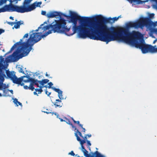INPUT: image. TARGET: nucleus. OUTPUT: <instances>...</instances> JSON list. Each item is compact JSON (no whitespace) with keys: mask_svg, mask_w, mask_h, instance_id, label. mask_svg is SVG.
Returning <instances> with one entry per match:
<instances>
[{"mask_svg":"<svg viewBox=\"0 0 157 157\" xmlns=\"http://www.w3.org/2000/svg\"><path fill=\"white\" fill-rule=\"evenodd\" d=\"M5 75L2 73V69L0 68V90H3V96L5 97L10 96L9 95V90L5 89L7 88V86L5 84L3 83V82L4 80V76H5ZM2 95L0 93V97H2Z\"/></svg>","mask_w":157,"mask_h":157,"instance_id":"9","label":"nucleus"},{"mask_svg":"<svg viewBox=\"0 0 157 157\" xmlns=\"http://www.w3.org/2000/svg\"><path fill=\"white\" fill-rule=\"evenodd\" d=\"M41 14L43 15L46 16L47 14H46V12L45 11H41Z\"/></svg>","mask_w":157,"mask_h":157,"instance_id":"35","label":"nucleus"},{"mask_svg":"<svg viewBox=\"0 0 157 157\" xmlns=\"http://www.w3.org/2000/svg\"><path fill=\"white\" fill-rule=\"evenodd\" d=\"M8 1L10 2L9 4L5 5L0 8V13L5 12H16L20 13L19 6L14 5L12 4L13 2H16L17 0H8Z\"/></svg>","mask_w":157,"mask_h":157,"instance_id":"7","label":"nucleus"},{"mask_svg":"<svg viewBox=\"0 0 157 157\" xmlns=\"http://www.w3.org/2000/svg\"><path fill=\"white\" fill-rule=\"evenodd\" d=\"M37 91H36L33 92V94L34 95H37V96H38L37 93H36Z\"/></svg>","mask_w":157,"mask_h":157,"instance_id":"47","label":"nucleus"},{"mask_svg":"<svg viewBox=\"0 0 157 157\" xmlns=\"http://www.w3.org/2000/svg\"><path fill=\"white\" fill-rule=\"evenodd\" d=\"M117 17L118 18V19H119L120 18H121V16L120 15V16H119L118 17Z\"/></svg>","mask_w":157,"mask_h":157,"instance_id":"57","label":"nucleus"},{"mask_svg":"<svg viewBox=\"0 0 157 157\" xmlns=\"http://www.w3.org/2000/svg\"><path fill=\"white\" fill-rule=\"evenodd\" d=\"M71 21L74 25L72 27L73 33L67 34L69 36L73 35L78 32L79 36L85 39L89 37L94 40L97 37L94 36V25L93 24V19L88 17H82L78 15L76 13L70 11Z\"/></svg>","mask_w":157,"mask_h":157,"instance_id":"2","label":"nucleus"},{"mask_svg":"<svg viewBox=\"0 0 157 157\" xmlns=\"http://www.w3.org/2000/svg\"><path fill=\"white\" fill-rule=\"evenodd\" d=\"M53 114H54L55 115H56V116L57 117V118H59V116L57 113H52V115H53Z\"/></svg>","mask_w":157,"mask_h":157,"instance_id":"34","label":"nucleus"},{"mask_svg":"<svg viewBox=\"0 0 157 157\" xmlns=\"http://www.w3.org/2000/svg\"><path fill=\"white\" fill-rule=\"evenodd\" d=\"M142 35V39L139 40H135L132 44H129L133 45L136 47L139 48L140 49L143 53L145 54L148 52V45H146L144 43V40L143 39Z\"/></svg>","mask_w":157,"mask_h":157,"instance_id":"8","label":"nucleus"},{"mask_svg":"<svg viewBox=\"0 0 157 157\" xmlns=\"http://www.w3.org/2000/svg\"><path fill=\"white\" fill-rule=\"evenodd\" d=\"M84 139V140H85L86 141H87V140H87V137L86 135V136H85L84 137H83V138Z\"/></svg>","mask_w":157,"mask_h":157,"instance_id":"42","label":"nucleus"},{"mask_svg":"<svg viewBox=\"0 0 157 157\" xmlns=\"http://www.w3.org/2000/svg\"><path fill=\"white\" fill-rule=\"evenodd\" d=\"M21 82H22V81L20 83H19V84H19V85H20L21 86H23L24 85V83H21Z\"/></svg>","mask_w":157,"mask_h":157,"instance_id":"50","label":"nucleus"},{"mask_svg":"<svg viewBox=\"0 0 157 157\" xmlns=\"http://www.w3.org/2000/svg\"><path fill=\"white\" fill-rule=\"evenodd\" d=\"M52 89L56 92L58 93V96L60 99H63V92L59 89L56 88L55 87H52Z\"/></svg>","mask_w":157,"mask_h":157,"instance_id":"16","label":"nucleus"},{"mask_svg":"<svg viewBox=\"0 0 157 157\" xmlns=\"http://www.w3.org/2000/svg\"><path fill=\"white\" fill-rule=\"evenodd\" d=\"M7 23L10 25L12 26L13 24H14L15 22H7Z\"/></svg>","mask_w":157,"mask_h":157,"instance_id":"31","label":"nucleus"},{"mask_svg":"<svg viewBox=\"0 0 157 157\" xmlns=\"http://www.w3.org/2000/svg\"><path fill=\"white\" fill-rule=\"evenodd\" d=\"M45 94L47 95V94H48V92L47 90V89H46V90H45Z\"/></svg>","mask_w":157,"mask_h":157,"instance_id":"51","label":"nucleus"},{"mask_svg":"<svg viewBox=\"0 0 157 157\" xmlns=\"http://www.w3.org/2000/svg\"><path fill=\"white\" fill-rule=\"evenodd\" d=\"M13 102H14V103L15 104H16V105L18 106V104H17V102H18V100H17V99H16V98H14L13 99Z\"/></svg>","mask_w":157,"mask_h":157,"instance_id":"27","label":"nucleus"},{"mask_svg":"<svg viewBox=\"0 0 157 157\" xmlns=\"http://www.w3.org/2000/svg\"><path fill=\"white\" fill-rule=\"evenodd\" d=\"M154 13H151L149 14V17L150 18H153L154 17Z\"/></svg>","mask_w":157,"mask_h":157,"instance_id":"37","label":"nucleus"},{"mask_svg":"<svg viewBox=\"0 0 157 157\" xmlns=\"http://www.w3.org/2000/svg\"><path fill=\"white\" fill-rule=\"evenodd\" d=\"M21 0H17L16 2H14V4H17V2H18V1H20Z\"/></svg>","mask_w":157,"mask_h":157,"instance_id":"53","label":"nucleus"},{"mask_svg":"<svg viewBox=\"0 0 157 157\" xmlns=\"http://www.w3.org/2000/svg\"><path fill=\"white\" fill-rule=\"evenodd\" d=\"M66 22L63 18H60L58 20H55L51 24L44 26L42 27L43 24L40 25L42 30H43V32L46 30L51 28V30L54 33L57 32L60 33H65L69 31L70 28H68L66 26Z\"/></svg>","mask_w":157,"mask_h":157,"instance_id":"5","label":"nucleus"},{"mask_svg":"<svg viewBox=\"0 0 157 157\" xmlns=\"http://www.w3.org/2000/svg\"><path fill=\"white\" fill-rule=\"evenodd\" d=\"M33 0H24L22 6H19L20 13H23L31 11L29 8V5Z\"/></svg>","mask_w":157,"mask_h":157,"instance_id":"11","label":"nucleus"},{"mask_svg":"<svg viewBox=\"0 0 157 157\" xmlns=\"http://www.w3.org/2000/svg\"><path fill=\"white\" fill-rule=\"evenodd\" d=\"M51 111H52L51 110V111L50 112L49 110L48 109H46L45 111H44V113H46L47 114H49V113H52Z\"/></svg>","mask_w":157,"mask_h":157,"instance_id":"28","label":"nucleus"},{"mask_svg":"<svg viewBox=\"0 0 157 157\" xmlns=\"http://www.w3.org/2000/svg\"><path fill=\"white\" fill-rule=\"evenodd\" d=\"M62 16H64L65 17H67V15L61 12L57 11L51 12L49 13H47L46 15V16L48 18H52L56 17L57 16H59L60 17L59 19L60 18H62L61 17Z\"/></svg>","mask_w":157,"mask_h":157,"instance_id":"13","label":"nucleus"},{"mask_svg":"<svg viewBox=\"0 0 157 157\" xmlns=\"http://www.w3.org/2000/svg\"><path fill=\"white\" fill-rule=\"evenodd\" d=\"M24 88L25 89H29V86H28L25 85L24 86Z\"/></svg>","mask_w":157,"mask_h":157,"instance_id":"40","label":"nucleus"},{"mask_svg":"<svg viewBox=\"0 0 157 157\" xmlns=\"http://www.w3.org/2000/svg\"><path fill=\"white\" fill-rule=\"evenodd\" d=\"M52 103L55 106L56 108L57 107H61L63 105V103H62V101L59 99H56V101L52 102Z\"/></svg>","mask_w":157,"mask_h":157,"instance_id":"17","label":"nucleus"},{"mask_svg":"<svg viewBox=\"0 0 157 157\" xmlns=\"http://www.w3.org/2000/svg\"><path fill=\"white\" fill-rule=\"evenodd\" d=\"M23 24V21H18L17 22H15V24L14 26V27L16 29L19 28L20 27V25Z\"/></svg>","mask_w":157,"mask_h":157,"instance_id":"19","label":"nucleus"},{"mask_svg":"<svg viewBox=\"0 0 157 157\" xmlns=\"http://www.w3.org/2000/svg\"><path fill=\"white\" fill-rule=\"evenodd\" d=\"M93 19V24L96 21L98 23V24L96 26L94 25V36L97 37L95 40H99L106 42L107 44L113 40V37L116 36V35L113 34L112 32H116V30L113 27H111L112 31H110L107 26L104 23H113V18H105L101 15H98L96 17L92 18Z\"/></svg>","mask_w":157,"mask_h":157,"instance_id":"4","label":"nucleus"},{"mask_svg":"<svg viewBox=\"0 0 157 157\" xmlns=\"http://www.w3.org/2000/svg\"><path fill=\"white\" fill-rule=\"evenodd\" d=\"M9 91H10L12 94H13V90H9Z\"/></svg>","mask_w":157,"mask_h":157,"instance_id":"46","label":"nucleus"},{"mask_svg":"<svg viewBox=\"0 0 157 157\" xmlns=\"http://www.w3.org/2000/svg\"><path fill=\"white\" fill-rule=\"evenodd\" d=\"M48 84L49 85V86L48 87V88H52V86L53 85V84L52 82H50L48 83Z\"/></svg>","mask_w":157,"mask_h":157,"instance_id":"29","label":"nucleus"},{"mask_svg":"<svg viewBox=\"0 0 157 157\" xmlns=\"http://www.w3.org/2000/svg\"><path fill=\"white\" fill-rule=\"evenodd\" d=\"M66 120H65V122L67 124H68L71 125H72V124L71 123L70 121V120L67 118L66 117H65Z\"/></svg>","mask_w":157,"mask_h":157,"instance_id":"23","label":"nucleus"},{"mask_svg":"<svg viewBox=\"0 0 157 157\" xmlns=\"http://www.w3.org/2000/svg\"><path fill=\"white\" fill-rule=\"evenodd\" d=\"M17 68H18V70L19 72L22 73L23 74H24V72L23 70V69L22 67L21 66H20V65H19Z\"/></svg>","mask_w":157,"mask_h":157,"instance_id":"22","label":"nucleus"},{"mask_svg":"<svg viewBox=\"0 0 157 157\" xmlns=\"http://www.w3.org/2000/svg\"><path fill=\"white\" fill-rule=\"evenodd\" d=\"M45 1H46V0H44Z\"/></svg>","mask_w":157,"mask_h":157,"instance_id":"60","label":"nucleus"},{"mask_svg":"<svg viewBox=\"0 0 157 157\" xmlns=\"http://www.w3.org/2000/svg\"><path fill=\"white\" fill-rule=\"evenodd\" d=\"M113 21H112V22H113V23L116 21H117L118 19V18L117 17H113Z\"/></svg>","mask_w":157,"mask_h":157,"instance_id":"30","label":"nucleus"},{"mask_svg":"<svg viewBox=\"0 0 157 157\" xmlns=\"http://www.w3.org/2000/svg\"><path fill=\"white\" fill-rule=\"evenodd\" d=\"M76 132L75 133V136L76 137L77 141L80 142V144L81 145V151L83 153L84 155L86 157H105L103 155L101 154L98 151H96L94 153L91 152L92 155L88 154V152L85 148L83 144L85 143L86 141L85 140H82L78 136L77 133L81 137L83 138L82 133L79 131L78 129H75Z\"/></svg>","mask_w":157,"mask_h":157,"instance_id":"6","label":"nucleus"},{"mask_svg":"<svg viewBox=\"0 0 157 157\" xmlns=\"http://www.w3.org/2000/svg\"><path fill=\"white\" fill-rule=\"evenodd\" d=\"M96 149H97V150H98V148H96Z\"/></svg>","mask_w":157,"mask_h":157,"instance_id":"59","label":"nucleus"},{"mask_svg":"<svg viewBox=\"0 0 157 157\" xmlns=\"http://www.w3.org/2000/svg\"><path fill=\"white\" fill-rule=\"evenodd\" d=\"M87 143V144L88 145V148H89V150L90 151V146L91 145V144L90 143V142L89 140H87V141H86Z\"/></svg>","mask_w":157,"mask_h":157,"instance_id":"26","label":"nucleus"},{"mask_svg":"<svg viewBox=\"0 0 157 157\" xmlns=\"http://www.w3.org/2000/svg\"><path fill=\"white\" fill-rule=\"evenodd\" d=\"M76 123H77L81 128H82V125L80 124L79 121H77Z\"/></svg>","mask_w":157,"mask_h":157,"instance_id":"38","label":"nucleus"},{"mask_svg":"<svg viewBox=\"0 0 157 157\" xmlns=\"http://www.w3.org/2000/svg\"><path fill=\"white\" fill-rule=\"evenodd\" d=\"M38 87H39V88H36L35 89V90L36 91H37L38 92V94H40L43 91V90H42V89L44 87H46V86H39H39H37Z\"/></svg>","mask_w":157,"mask_h":157,"instance_id":"20","label":"nucleus"},{"mask_svg":"<svg viewBox=\"0 0 157 157\" xmlns=\"http://www.w3.org/2000/svg\"><path fill=\"white\" fill-rule=\"evenodd\" d=\"M5 30L2 29H0V35H1L2 33H4Z\"/></svg>","mask_w":157,"mask_h":157,"instance_id":"39","label":"nucleus"},{"mask_svg":"<svg viewBox=\"0 0 157 157\" xmlns=\"http://www.w3.org/2000/svg\"><path fill=\"white\" fill-rule=\"evenodd\" d=\"M71 119L73 120V121L74 122L75 124H76V123L77 121H75L73 118H71Z\"/></svg>","mask_w":157,"mask_h":157,"instance_id":"44","label":"nucleus"},{"mask_svg":"<svg viewBox=\"0 0 157 157\" xmlns=\"http://www.w3.org/2000/svg\"><path fill=\"white\" fill-rule=\"evenodd\" d=\"M49 81V80L48 79H43L41 81H39L37 80V83L39 85L40 84V86H43V85Z\"/></svg>","mask_w":157,"mask_h":157,"instance_id":"18","label":"nucleus"},{"mask_svg":"<svg viewBox=\"0 0 157 157\" xmlns=\"http://www.w3.org/2000/svg\"><path fill=\"white\" fill-rule=\"evenodd\" d=\"M33 85L34 84L30 83L29 86V89L31 90L32 91H33L34 89V87L33 86Z\"/></svg>","mask_w":157,"mask_h":157,"instance_id":"25","label":"nucleus"},{"mask_svg":"<svg viewBox=\"0 0 157 157\" xmlns=\"http://www.w3.org/2000/svg\"><path fill=\"white\" fill-rule=\"evenodd\" d=\"M86 135V136H88L89 137H91V135L90 134H87V135Z\"/></svg>","mask_w":157,"mask_h":157,"instance_id":"49","label":"nucleus"},{"mask_svg":"<svg viewBox=\"0 0 157 157\" xmlns=\"http://www.w3.org/2000/svg\"><path fill=\"white\" fill-rule=\"evenodd\" d=\"M46 76L47 77H48L49 76L48 74H47V73H46Z\"/></svg>","mask_w":157,"mask_h":157,"instance_id":"55","label":"nucleus"},{"mask_svg":"<svg viewBox=\"0 0 157 157\" xmlns=\"http://www.w3.org/2000/svg\"><path fill=\"white\" fill-rule=\"evenodd\" d=\"M52 33L51 30H48L45 34L40 35L42 33H33L31 34L29 37L26 39V42H23V40L29 36V33L25 34L23 36L22 39H20L19 41L16 43L12 47L10 50L7 52L5 56L12 52L14 49L17 47L16 50L13 53L10 55L8 58L6 59V61L8 62H15L17 61L20 59L24 56L25 53H29L31 50L32 47L36 43L40 41L42 38L46 37L48 34Z\"/></svg>","mask_w":157,"mask_h":157,"instance_id":"1","label":"nucleus"},{"mask_svg":"<svg viewBox=\"0 0 157 157\" xmlns=\"http://www.w3.org/2000/svg\"><path fill=\"white\" fill-rule=\"evenodd\" d=\"M59 119L60 120V121L61 122H62V121L65 122V120H63L62 119L60 118V117L59 118Z\"/></svg>","mask_w":157,"mask_h":157,"instance_id":"48","label":"nucleus"},{"mask_svg":"<svg viewBox=\"0 0 157 157\" xmlns=\"http://www.w3.org/2000/svg\"><path fill=\"white\" fill-rule=\"evenodd\" d=\"M69 155H71L74 156L75 155V154L74 152L73 151H71L68 154Z\"/></svg>","mask_w":157,"mask_h":157,"instance_id":"33","label":"nucleus"},{"mask_svg":"<svg viewBox=\"0 0 157 157\" xmlns=\"http://www.w3.org/2000/svg\"><path fill=\"white\" fill-rule=\"evenodd\" d=\"M148 0H145L144 1H142L141 0V2H140V3L137 4H142L143 2H147L148 1ZM150 0L151 1H152L155 2L156 3V4L157 5V0Z\"/></svg>","mask_w":157,"mask_h":157,"instance_id":"24","label":"nucleus"},{"mask_svg":"<svg viewBox=\"0 0 157 157\" xmlns=\"http://www.w3.org/2000/svg\"><path fill=\"white\" fill-rule=\"evenodd\" d=\"M41 4V2H35L32 4H31V6H29V8L30 10L31 11L35 9L37 7H40V6Z\"/></svg>","mask_w":157,"mask_h":157,"instance_id":"14","label":"nucleus"},{"mask_svg":"<svg viewBox=\"0 0 157 157\" xmlns=\"http://www.w3.org/2000/svg\"><path fill=\"white\" fill-rule=\"evenodd\" d=\"M143 25V27L145 26L153 25L154 27L157 25V21L154 22L151 21L148 17H142Z\"/></svg>","mask_w":157,"mask_h":157,"instance_id":"12","label":"nucleus"},{"mask_svg":"<svg viewBox=\"0 0 157 157\" xmlns=\"http://www.w3.org/2000/svg\"><path fill=\"white\" fill-rule=\"evenodd\" d=\"M23 82H31V83L34 84L36 86H39V84L37 83V80L31 77L26 80H24Z\"/></svg>","mask_w":157,"mask_h":157,"instance_id":"15","label":"nucleus"},{"mask_svg":"<svg viewBox=\"0 0 157 157\" xmlns=\"http://www.w3.org/2000/svg\"><path fill=\"white\" fill-rule=\"evenodd\" d=\"M82 128V129L83 130L82 131L83 132H85V131H86L85 128H83L82 126V128Z\"/></svg>","mask_w":157,"mask_h":157,"instance_id":"45","label":"nucleus"},{"mask_svg":"<svg viewBox=\"0 0 157 157\" xmlns=\"http://www.w3.org/2000/svg\"><path fill=\"white\" fill-rule=\"evenodd\" d=\"M4 61V58H3L2 56H0V62H2Z\"/></svg>","mask_w":157,"mask_h":157,"instance_id":"32","label":"nucleus"},{"mask_svg":"<svg viewBox=\"0 0 157 157\" xmlns=\"http://www.w3.org/2000/svg\"><path fill=\"white\" fill-rule=\"evenodd\" d=\"M24 77H26V78H28V79H29V78H30L29 76V75H27V76H22V77H21L20 78H22V81H23L24 80L23 79V78Z\"/></svg>","mask_w":157,"mask_h":157,"instance_id":"36","label":"nucleus"},{"mask_svg":"<svg viewBox=\"0 0 157 157\" xmlns=\"http://www.w3.org/2000/svg\"><path fill=\"white\" fill-rule=\"evenodd\" d=\"M41 28L40 27H39L38 28V29L36 30L35 31H34V30L33 31V32H34V31H36V32L38 31V30L41 29Z\"/></svg>","mask_w":157,"mask_h":157,"instance_id":"41","label":"nucleus"},{"mask_svg":"<svg viewBox=\"0 0 157 157\" xmlns=\"http://www.w3.org/2000/svg\"><path fill=\"white\" fill-rule=\"evenodd\" d=\"M18 104V105H21V106H22V104L20 102L18 101V102H17V104Z\"/></svg>","mask_w":157,"mask_h":157,"instance_id":"43","label":"nucleus"},{"mask_svg":"<svg viewBox=\"0 0 157 157\" xmlns=\"http://www.w3.org/2000/svg\"><path fill=\"white\" fill-rule=\"evenodd\" d=\"M142 17L136 22L130 21L126 25L125 28H121L116 30V32H112L116 36L113 37V40H118L127 44H132L135 40L142 39V34L139 32L133 31L132 33L129 31L131 28L136 29L142 28Z\"/></svg>","mask_w":157,"mask_h":157,"instance_id":"3","label":"nucleus"},{"mask_svg":"<svg viewBox=\"0 0 157 157\" xmlns=\"http://www.w3.org/2000/svg\"><path fill=\"white\" fill-rule=\"evenodd\" d=\"M155 52H157V48H155Z\"/></svg>","mask_w":157,"mask_h":157,"instance_id":"56","label":"nucleus"},{"mask_svg":"<svg viewBox=\"0 0 157 157\" xmlns=\"http://www.w3.org/2000/svg\"><path fill=\"white\" fill-rule=\"evenodd\" d=\"M148 52L154 53L155 52V47L151 45H148Z\"/></svg>","mask_w":157,"mask_h":157,"instance_id":"21","label":"nucleus"},{"mask_svg":"<svg viewBox=\"0 0 157 157\" xmlns=\"http://www.w3.org/2000/svg\"><path fill=\"white\" fill-rule=\"evenodd\" d=\"M10 18L12 20H14L13 17H11V16L10 17Z\"/></svg>","mask_w":157,"mask_h":157,"instance_id":"52","label":"nucleus"},{"mask_svg":"<svg viewBox=\"0 0 157 157\" xmlns=\"http://www.w3.org/2000/svg\"><path fill=\"white\" fill-rule=\"evenodd\" d=\"M51 93L50 92H48L47 94V95L48 96H49L51 94Z\"/></svg>","mask_w":157,"mask_h":157,"instance_id":"54","label":"nucleus"},{"mask_svg":"<svg viewBox=\"0 0 157 157\" xmlns=\"http://www.w3.org/2000/svg\"><path fill=\"white\" fill-rule=\"evenodd\" d=\"M77 157H83V156H82V157H80L78 155V156H77Z\"/></svg>","mask_w":157,"mask_h":157,"instance_id":"58","label":"nucleus"},{"mask_svg":"<svg viewBox=\"0 0 157 157\" xmlns=\"http://www.w3.org/2000/svg\"><path fill=\"white\" fill-rule=\"evenodd\" d=\"M6 74L7 77L10 78L14 83L19 84L22 81V78H17L15 75L14 71L11 72L8 70H7L6 71Z\"/></svg>","mask_w":157,"mask_h":157,"instance_id":"10","label":"nucleus"}]
</instances>
